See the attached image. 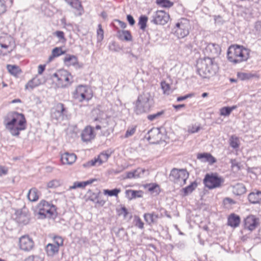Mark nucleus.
<instances>
[{
    "label": "nucleus",
    "instance_id": "f257e3e1",
    "mask_svg": "<svg viewBox=\"0 0 261 261\" xmlns=\"http://www.w3.org/2000/svg\"><path fill=\"white\" fill-rule=\"evenodd\" d=\"M27 124L24 114L15 111L9 112L4 120L6 128L13 136L18 137L20 132L27 128Z\"/></svg>",
    "mask_w": 261,
    "mask_h": 261
},
{
    "label": "nucleus",
    "instance_id": "f03ea898",
    "mask_svg": "<svg viewBox=\"0 0 261 261\" xmlns=\"http://www.w3.org/2000/svg\"><path fill=\"white\" fill-rule=\"evenodd\" d=\"M53 85L57 88L65 89L73 83V76L65 68L57 69L51 76Z\"/></svg>",
    "mask_w": 261,
    "mask_h": 261
},
{
    "label": "nucleus",
    "instance_id": "7ed1b4c3",
    "mask_svg": "<svg viewBox=\"0 0 261 261\" xmlns=\"http://www.w3.org/2000/svg\"><path fill=\"white\" fill-rule=\"evenodd\" d=\"M196 68L197 73L203 78H209L214 75L218 70L217 64L210 57L198 60Z\"/></svg>",
    "mask_w": 261,
    "mask_h": 261
},
{
    "label": "nucleus",
    "instance_id": "20e7f679",
    "mask_svg": "<svg viewBox=\"0 0 261 261\" xmlns=\"http://www.w3.org/2000/svg\"><path fill=\"white\" fill-rule=\"evenodd\" d=\"M250 50L239 45L230 46L227 50L228 60L234 64L246 61L249 58Z\"/></svg>",
    "mask_w": 261,
    "mask_h": 261
},
{
    "label": "nucleus",
    "instance_id": "39448f33",
    "mask_svg": "<svg viewBox=\"0 0 261 261\" xmlns=\"http://www.w3.org/2000/svg\"><path fill=\"white\" fill-rule=\"evenodd\" d=\"M72 96L74 99L79 102H89L93 97V92L90 87L80 85L76 87Z\"/></svg>",
    "mask_w": 261,
    "mask_h": 261
},
{
    "label": "nucleus",
    "instance_id": "423d86ee",
    "mask_svg": "<svg viewBox=\"0 0 261 261\" xmlns=\"http://www.w3.org/2000/svg\"><path fill=\"white\" fill-rule=\"evenodd\" d=\"M153 104V98L149 92H144L140 95L136 102L135 112L137 114L146 112Z\"/></svg>",
    "mask_w": 261,
    "mask_h": 261
},
{
    "label": "nucleus",
    "instance_id": "0eeeda50",
    "mask_svg": "<svg viewBox=\"0 0 261 261\" xmlns=\"http://www.w3.org/2000/svg\"><path fill=\"white\" fill-rule=\"evenodd\" d=\"M37 210L38 214L44 217H51L57 213L56 206L51 202L44 199L41 200L38 203L37 205Z\"/></svg>",
    "mask_w": 261,
    "mask_h": 261
},
{
    "label": "nucleus",
    "instance_id": "6e6552de",
    "mask_svg": "<svg viewBox=\"0 0 261 261\" xmlns=\"http://www.w3.org/2000/svg\"><path fill=\"white\" fill-rule=\"evenodd\" d=\"M13 38L7 34L0 36V55H6L10 53L15 48Z\"/></svg>",
    "mask_w": 261,
    "mask_h": 261
},
{
    "label": "nucleus",
    "instance_id": "1a4fd4ad",
    "mask_svg": "<svg viewBox=\"0 0 261 261\" xmlns=\"http://www.w3.org/2000/svg\"><path fill=\"white\" fill-rule=\"evenodd\" d=\"M204 186L209 189L220 188L224 182V179L217 173H207L203 180Z\"/></svg>",
    "mask_w": 261,
    "mask_h": 261
},
{
    "label": "nucleus",
    "instance_id": "9d476101",
    "mask_svg": "<svg viewBox=\"0 0 261 261\" xmlns=\"http://www.w3.org/2000/svg\"><path fill=\"white\" fill-rule=\"evenodd\" d=\"M189 175V173L186 169L173 168L169 175V178L174 183L182 186L186 184Z\"/></svg>",
    "mask_w": 261,
    "mask_h": 261
},
{
    "label": "nucleus",
    "instance_id": "9b49d317",
    "mask_svg": "<svg viewBox=\"0 0 261 261\" xmlns=\"http://www.w3.org/2000/svg\"><path fill=\"white\" fill-rule=\"evenodd\" d=\"M190 28V21L186 18H181L176 23L174 28L175 34L178 38H184L189 34Z\"/></svg>",
    "mask_w": 261,
    "mask_h": 261
},
{
    "label": "nucleus",
    "instance_id": "f8f14e48",
    "mask_svg": "<svg viewBox=\"0 0 261 261\" xmlns=\"http://www.w3.org/2000/svg\"><path fill=\"white\" fill-rule=\"evenodd\" d=\"M169 18L168 13L163 10H158L152 14L151 22L155 24L164 25L168 22Z\"/></svg>",
    "mask_w": 261,
    "mask_h": 261
},
{
    "label": "nucleus",
    "instance_id": "ddd939ff",
    "mask_svg": "<svg viewBox=\"0 0 261 261\" xmlns=\"http://www.w3.org/2000/svg\"><path fill=\"white\" fill-rule=\"evenodd\" d=\"M111 155V152L109 151H105L101 152L97 156L88 162H87L84 166L86 167H90L96 165H100L108 161V159Z\"/></svg>",
    "mask_w": 261,
    "mask_h": 261
},
{
    "label": "nucleus",
    "instance_id": "4468645a",
    "mask_svg": "<svg viewBox=\"0 0 261 261\" xmlns=\"http://www.w3.org/2000/svg\"><path fill=\"white\" fill-rule=\"evenodd\" d=\"M221 51V47L218 44L209 43L205 48L204 54L214 61L215 58L220 54Z\"/></svg>",
    "mask_w": 261,
    "mask_h": 261
},
{
    "label": "nucleus",
    "instance_id": "2eb2a0df",
    "mask_svg": "<svg viewBox=\"0 0 261 261\" xmlns=\"http://www.w3.org/2000/svg\"><path fill=\"white\" fill-rule=\"evenodd\" d=\"M34 241L28 235L21 237L19 240V248L25 251H29L34 247Z\"/></svg>",
    "mask_w": 261,
    "mask_h": 261
},
{
    "label": "nucleus",
    "instance_id": "dca6fc26",
    "mask_svg": "<svg viewBox=\"0 0 261 261\" xmlns=\"http://www.w3.org/2000/svg\"><path fill=\"white\" fill-rule=\"evenodd\" d=\"M67 113V110L62 103H56L52 109L51 117L58 120Z\"/></svg>",
    "mask_w": 261,
    "mask_h": 261
},
{
    "label": "nucleus",
    "instance_id": "f3484780",
    "mask_svg": "<svg viewBox=\"0 0 261 261\" xmlns=\"http://www.w3.org/2000/svg\"><path fill=\"white\" fill-rule=\"evenodd\" d=\"M95 136L94 128L90 125L86 126L81 133L82 140L86 142L91 141L95 139Z\"/></svg>",
    "mask_w": 261,
    "mask_h": 261
},
{
    "label": "nucleus",
    "instance_id": "a211bd4d",
    "mask_svg": "<svg viewBox=\"0 0 261 261\" xmlns=\"http://www.w3.org/2000/svg\"><path fill=\"white\" fill-rule=\"evenodd\" d=\"M76 159L74 153L66 152L61 154L60 161L62 165H70L76 161Z\"/></svg>",
    "mask_w": 261,
    "mask_h": 261
},
{
    "label": "nucleus",
    "instance_id": "6ab92c4d",
    "mask_svg": "<svg viewBox=\"0 0 261 261\" xmlns=\"http://www.w3.org/2000/svg\"><path fill=\"white\" fill-rule=\"evenodd\" d=\"M160 131L158 128H153L148 132L147 140L152 144L158 143L161 139Z\"/></svg>",
    "mask_w": 261,
    "mask_h": 261
},
{
    "label": "nucleus",
    "instance_id": "aec40b11",
    "mask_svg": "<svg viewBox=\"0 0 261 261\" xmlns=\"http://www.w3.org/2000/svg\"><path fill=\"white\" fill-rule=\"evenodd\" d=\"M257 225V219L254 216H249L244 220L245 228L249 230L255 229Z\"/></svg>",
    "mask_w": 261,
    "mask_h": 261
},
{
    "label": "nucleus",
    "instance_id": "412c9836",
    "mask_svg": "<svg viewBox=\"0 0 261 261\" xmlns=\"http://www.w3.org/2000/svg\"><path fill=\"white\" fill-rule=\"evenodd\" d=\"M64 64L67 67L75 66L79 65L78 58L73 55L67 54L63 59Z\"/></svg>",
    "mask_w": 261,
    "mask_h": 261
},
{
    "label": "nucleus",
    "instance_id": "4be33fe9",
    "mask_svg": "<svg viewBox=\"0 0 261 261\" xmlns=\"http://www.w3.org/2000/svg\"><path fill=\"white\" fill-rule=\"evenodd\" d=\"M43 83L42 79L38 75H36L31 80L29 81L25 86L26 90H32L34 88L39 86Z\"/></svg>",
    "mask_w": 261,
    "mask_h": 261
},
{
    "label": "nucleus",
    "instance_id": "5701e85b",
    "mask_svg": "<svg viewBox=\"0 0 261 261\" xmlns=\"http://www.w3.org/2000/svg\"><path fill=\"white\" fill-rule=\"evenodd\" d=\"M65 1L76 10V15L81 16L83 13L84 9L79 0H65Z\"/></svg>",
    "mask_w": 261,
    "mask_h": 261
},
{
    "label": "nucleus",
    "instance_id": "b1692460",
    "mask_svg": "<svg viewBox=\"0 0 261 261\" xmlns=\"http://www.w3.org/2000/svg\"><path fill=\"white\" fill-rule=\"evenodd\" d=\"M149 171L141 168H138L137 169L132 171V178H143L149 175Z\"/></svg>",
    "mask_w": 261,
    "mask_h": 261
},
{
    "label": "nucleus",
    "instance_id": "393cba45",
    "mask_svg": "<svg viewBox=\"0 0 261 261\" xmlns=\"http://www.w3.org/2000/svg\"><path fill=\"white\" fill-rule=\"evenodd\" d=\"M58 246L53 243H48L45 247V251L48 256H54L58 254L59 251Z\"/></svg>",
    "mask_w": 261,
    "mask_h": 261
},
{
    "label": "nucleus",
    "instance_id": "a878e982",
    "mask_svg": "<svg viewBox=\"0 0 261 261\" xmlns=\"http://www.w3.org/2000/svg\"><path fill=\"white\" fill-rule=\"evenodd\" d=\"M6 68L8 72L15 77H18L22 73L21 68L16 65L8 64L6 66Z\"/></svg>",
    "mask_w": 261,
    "mask_h": 261
},
{
    "label": "nucleus",
    "instance_id": "bb28decb",
    "mask_svg": "<svg viewBox=\"0 0 261 261\" xmlns=\"http://www.w3.org/2000/svg\"><path fill=\"white\" fill-rule=\"evenodd\" d=\"M197 159L201 160L202 162H207L210 164L216 162V159L209 153H201L197 154Z\"/></svg>",
    "mask_w": 261,
    "mask_h": 261
},
{
    "label": "nucleus",
    "instance_id": "cd10ccee",
    "mask_svg": "<svg viewBox=\"0 0 261 261\" xmlns=\"http://www.w3.org/2000/svg\"><path fill=\"white\" fill-rule=\"evenodd\" d=\"M144 219L145 222L149 225H152L157 222L159 216L154 212L151 213H145L144 214Z\"/></svg>",
    "mask_w": 261,
    "mask_h": 261
},
{
    "label": "nucleus",
    "instance_id": "c85d7f7f",
    "mask_svg": "<svg viewBox=\"0 0 261 261\" xmlns=\"http://www.w3.org/2000/svg\"><path fill=\"white\" fill-rule=\"evenodd\" d=\"M66 53L65 50L62 49V47H56L51 51V55L48 57L47 63H50L54 60L55 58H57Z\"/></svg>",
    "mask_w": 261,
    "mask_h": 261
},
{
    "label": "nucleus",
    "instance_id": "c756f323",
    "mask_svg": "<svg viewBox=\"0 0 261 261\" xmlns=\"http://www.w3.org/2000/svg\"><path fill=\"white\" fill-rule=\"evenodd\" d=\"M232 193L237 196H240L246 192V188L242 183H238L232 187Z\"/></svg>",
    "mask_w": 261,
    "mask_h": 261
},
{
    "label": "nucleus",
    "instance_id": "7c9ffc66",
    "mask_svg": "<svg viewBox=\"0 0 261 261\" xmlns=\"http://www.w3.org/2000/svg\"><path fill=\"white\" fill-rule=\"evenodd\" d=\"M40 197V192L36 188H32L29 191L27 195L28 199L31 202L37 201Z\"/></svg>",
    "mask_w": 261,
    "mask_h": 261
},
{
    "label": "nucleus",
    "instance_id": "2f4dec72",
    "mask_svg": "<svg viewBox=\"0 0 261 261\" xmlns=\"http://www.w3.org/2000/svg\"><path fill=\"white\" fill-rule=\"evenodd\" d=\"M249 202L253 204L259 203L261 201V191H257L249 193L248 195Z\"/></svg>",
    "mask_w": 261,
    "mask_h": 261
},
{
    "label": "nucleus",
    "instance_id": "473e14b6",
    "mask_svg": "<svg viewBox=\"0 0 261 261\" xmlns=\"http://www.w3.org/2000/svg\"><path fill=\"white\" fill-rule=\"evenodd\" d=\"M240 223V218L234 214H231L228 218V225L233 227L239 226Z\"/></svg>",
    "mask_w": 261,
    "mask_h": 261
},
{
    "label": "nucleus",
    "instance_id": "72a5a7b5",
    "mask_svg": "<svg viewBox=\"0 0 261 261\" xmlns=\"http://www.w3.org/2000/svg\"><path fill=\"white\" fill-rule=\"evenodd\" d=\"M96 181V179L93 178L90 180H88L86 181H82V182H74L72 186H70V189H74L78 188H84L86 186L88 185H90L92 184L94 181Z\"/></svg>",
    "mask_w": 261,
    "mask_h": 261
},
{
    "label": "nucleus",
    "instance_id": "f704fd0d",
    "mask_svg": "<svg viewBox=\"0 0 261 261\" xmlns=\"http://www.w3.org/2000/svg\"><path fill=\"white\" fill-rule=\"evenodd\" d=\"M13 0H0V15L7 11V5H12Z\"/></svg>",
    "mask_w": 261,
    "mask_h": 261
},
{
    "label": "nucleus",
    "instance_id": "c9c22d12",
    "mask_svg": "<svg viewBox=\"0 0 261 261\" xmlns=\"http://www.w3.org/2000/svg\"><path fill=\"white\" fill-rule=\"evenodd\" d=\"M62 185V182L59 179H53L47 183V189H56Z\"/></svg>",
    "mask_w": 261,
    "mask_h": 261
},
{
    "label": "nucleus",
    "instance_id": "e433bc0d",
    "mask_svg": "<svg viewBox=\"0 0 261 261\" xmlns=\"http://www.w3.org/2000/svg\"><path fill=\"white\" fill-rule=\"evenodd\" d=\"M237 108L236 106H233L232 107H224L222 108L220 110V115L223 116H228L231 112L236 109Z\"/></svg>",
    "mask_w": 261,
    "mask_h": 261
},
{
    "label": "nucleus",
    "instance_id": "4c0bfd02",
    "mask_svg": "<svg viewBox=\"0 0 261 261\" xmlns=\"http://www.w3.org/2000/svg\"><path fill=\"white\" fill-rule=\"evenodd\" d=\"M118 38L123 41H129L130 40V34L127 31H118Z\"/></svg>",
    "mask_w": 261,
    "mask_h": 261
},
{
    "label": "nucleus",
    "instance_id": "58836bf2",
    "mask_svg": "<svg viewBox=\"0 0 261 261\" xmlns=\"http://www.w3.org/2000/svg\"><path fill=\"white\" fill-rule=\"evenodd\" d=\"M197 184L196 181L192 182L190 185L183 189L184 195L187 196L191 193L197 187Z\"/></svg>",
    "mask_w": 261,
    "mask_h": 261
},
{
    "label": "nucleus",
    "instance_id": "ea45409f",
    "mask_svg": "<svg viewBox=\"0 0 261 261\" xmlns=\"http://www.w3.org/2000/svg\"><path fill=\"white\" fill-rule=\"evenodd\" d=\"M148 20V17L145 15H141L139 17L138 25L140 29L144 30L146 27V23Z\"/></svg>",
    "mask_w": 261,
    "mask_h": 261
},
{
    "label": "nucleus",
    "instance_id": "a19ab883",
    "mask_svg": "<svg viewBox=\"0 0 261 261\" xmlns=\"http://www.w3.org/2000/svg\"><path fill=\"white\" fill-rule=\"evenodd\" d=\"M96 37L98 42H101L104 38V31L101 24L98 25V28L96 31Z\"/></svg>",
    "mask_w": 261,
    "mask_h": 261
},
{
    "label": "nucleus",
    "instance_id": "79ce46f5",
    "mask_svg": "<svg viewBox=\"0 0 261 261\" xmlns=\"http://www.w3.org/2000/svg\"><path fill=\"white\" fill-rule=\"evenodd\" d=\"M54 243L59 247H62L64 245V239L63 238L59 236L55 235L52 237Z\"/></svg>",
    "mask_w": 261,
    "mask_h": 261
},
{
    "label": "nucleus",
    "instance_id": "37998d69",
    "mask_svg": "<svg viewBox=\"0 0 261 261\" xmlns=\"http://www.w3.org/2000/svg\"><path fill=\"white\" fill-rule=\"evenodd\" d=\"M120 191L119 189H114L111 190L106 189L103 190V193L105 195L117 197Z\"/></svg>",
    "mask_w": 261,
    "mask_h": 261
},
{
    "label": "nucleus",
    "instance_id": "c03bdc74",
    "mask_svg": "<svg viewBox=\"0 0 261 261\" xmlns=\"http://www.w3.org/2000/svg\"><path fill=\"white\" fill-rule=\"evenodd\" d=\"M156 4L162 7L170 8L173 5V3L169 0H156Z\"/></svg>",
    "mask_w": 261,
    "mask_h": 261
},
{
    "label": "nucleus",
    "instance_id": "a18cd8bd",
    "mask_svg": "<svg viewBox=\"0 0 261 261\" xmlns=\"http://www.w3.org/2000/svg\"><path fill=\"white\" fill-rule=\"evenodd\" d=\"M114 27L117 30L120 31V29H124L126 27V24L119 20L115 19L113 23Z\"/></svg>",
    "mask_w": 261,
    "mask_h": 261
},
{
    "label": "nucleus",
    "instance_id": "49530a36",
    "mask_svg": "<svg viewBox=\"0 0 261 261\" xmlns=\"http://www.w3.org/2000/svg\"><path fill=\"white\" fill-rule=\"evenodd\" d=\"M161 86L164 94H169L171 92L170 85L166 82H162Z\"/></svg>",
    "mask_w": 261,
    "mask_h": 261
},
{
    "label": "nucleus",
    "instance_id": "de8ad7c7",
    "mask_svg": "<svg viewBox=\"0 0 261 261\" xmlns=\"http://www.w3.org/2000/svg\"><path fill=\"white\" fill-rule=\"evenodd\" d=\"M229 144L234 149L238 148L239 146L238 138L234 136H231L230 139Z\"/></svg>",
    "mask_w": 261,
    "mask_h": 261
},
{
    "label": "nucleus",
    "instance_id": "09e8293b",
    "mask_svg": "<svg viewBox=\"0 0 261 261\" xmlns=\"http://www.w3.org/2000/svg\"><path fill=\"white\" fill-rule=\"evenodd\" d=\"M164 112L163 111H161L155 114L148 115L147 117L149 120L152 121L154 120L158 119L164 114Z\"/></svg>",
    "mask_w": 261,
    "mask_h": 261
},
{
    "label": "nucleus",
    "instance_id": "8fccbe9b",
    "mask_svg": "<svg viewBox=\"0 0 261 261\" xmlns=\"http://www.w3.org/2000/svg\"><path fill=\"white\" fill-rule=\"evenodd\" d=\"M237 75H238V78L242 81L246 80H249L254 76V75L252 74L251 73H243V72H238Z\"/></svg>",
    "mask_w": 261,
    "mask_h": 261
},
{
    "label": "nucleus",
    "instance_id": "3c124183",
    "mask_svg": "<svg viewBox=\"0 0 261 261\" xmlns=\"http://www.w3.org/2000/svg\"><path fill=\"white\" fill-rule=\"evenodd\" d=\"M134 223L135 225L139 228L143 229L144 228V223L138 216H134Z\"/></svg>",
    "mask_w": 261,
    "mask_h": 261
},
{
    "label": "nucleus",
    "instance_id": "603ef678",
    "mask_svg": "<svg viewBox=\"0 0 261 261\" xmlns=\"http://www.w3.org/2000/svg\"><path fill=\"white\" fill-rule=\"evenodd\" d=\"M232 169L238 171L240 170L241 166L240 163L238 162L236 159H231L230 161Z\"/></svg>",
    "mask_w": 261,
    "mask_h": 261
},
{
    "label": "nucleus",
    "instance_id": "864d4df0",
    "mask_svg": "<svg viewBox=\"0 0 261 261\" xmlns=\"http://www.w3.org/2000/svg\"><path fill=\"white\" fill-rule=\"evenodd\" d=\"M54 35L59 39L60 41L63 42H65L66 41L65 34L63 31H57L54 33Z\"/></svg>",
    "mask_w": 261,
    "mask_h": 261
},
{
    "label": "nucleus",
    "instance_id": "5fc2aeb1",
    "mask_svg": "<svg viewBox=\"0 0 261 261\" xmlns=\"http://www.w3.org/2000/svg\"><path fill=\"white\" fill-rule=\"evenodd\" d=\"M143 192L141 190H132V199L140 198L143 196Z\"/></svg>",
    "mask_w": 261,
    "mask_h": 261
},
{
    "label": "nucleus",
    "instance_id": "6e6d98bb",
    "mask_svg": "<svg viewBox=\"0 0 261 261\" xmlns=\"http://www.w3.org/2000/svg\"><path fill=\"white\" fill-rule=\"evenodd\" d=\"M94 195H95V199H96V201L95 202L96 205L95 206H102L104 205V204L106 203L105 200L101 199L100 198H99L98 196L95 194H93Z\"/></svg>",
    "mask_w": 261,
    "mask_h": 261
},
{
    "label": "nucleus",
    "instance_id": "4d7b16f0",
    "mask_svg": "<svg viewBox=\"0 0 261 261\" xmlns=\"http://www.w3.org/2000/svg\"><path fill=\"white\" fill-rule=\"evenodd\" d=\"M117 214L119 216L125 217L127 214V210L124 207H121L117 210Z\"/></svg>",
    "mask_w": 261,
    "mask_h": 261
},
{
    "label": "nucleus",
    "instance_id": "13d9d810",
    "mask_svg": "<svg viewBox=\"0 0 261 261\" xmlns=\"http://www.w3.org/2000/svg\"><path fill=\"white\" fill-rule=\"evenodd\" d=\"M194 95V94L191 93L188 94L184 96H179L177 98V101H183L188 98H191V97H193Z\"/></svg>",
    "mask_w": 261,
    "mask_h": 261
},
{
    "label": "nucleus",
    "instance_id": "bf43d9fd",
    "mask_svg": "<svg viewBox=\"0 0 261 261\" xmlns=\"http://www.w3.org/2000/svg\"><path fill=\"white\" fill-rule=\"evenodd\" d=\"M8 172V168L5 166L0 165V176L6 175Z\"/></svg>",
    "mask_w": 261,
    "mask_h": 261
},
{
    "label": "nucleus",
    "instance_id": "052dcab7",
    "mask_svg": "<svg viewBox=\"0 0 261 261\" xmlns=\"http://www.w3.org/2000/svg\"><path fill=\"white\" fill-rule=\"evenodd\" d=\"M46 68V65L40 64L38 66V73L40 75L42 74L45 71Z\"/></svg>",
    "mask_w": 261,
    "mask_h": 261
},
{
    "label": "nucleus",
    "instance_id": "680f3d73",
    "mask_svg": "<svg viewBox=\"0 0 261 261\" xmlns=\"http://www.w3.org/2000/svg\"><path fill=\"white\" fill-rule=\"evenodd\" d=\"M32 261H43V259L38 256H33L29 257Z\"/></svg>",
    "mask_w": 261,
    "mask_h": 261
},
{
    "label": "nucleus",
    "instance_id": "e2e57ef3",
    "mask_svg": "<svg viewBox=\"0 0 261 261\" xmlns=\"http://www.w3.org/2000/svg\"><path fill=\"white\" fill-rule=\"evenodd\" d=\"M200 129L199 126H196V127H192V128L191 129V132L192 133H195L198 132Z\"/></svg>",
    "mask_w": 261,
    "mask_h": 261
},
{
    "label": "nucleus",
    "instance_id": "0e129e2a",
    "mask_svg": "<svg viewBox=\"0 0 261 261\" xmlns=\"http://www.w3.org/2000/svg\"><path fill=\"white\" fill-rule=\"evenodd\" d=\"M173 107L175 109L178 110L181 108L185 107V105L180 104V105H173Z\"/></svg>",
    "mask_w": 261,
    "mask_h": 261
},
{
    "label": "nucleus",
    "instance_id": "69168bd1",
    "mask_svg": "<svg viewBox=\"0 0 261 261\" xmlns=\"http://www.w3.org/2000/svg\"><path fill=\"white\" fill-rule=\"evenodd\" d=\"M225 200L226 201H227L229 204H234L236 203L235 201L233 199H232L230 198H228V197L226 198L225 199Z\"/></svg>",
    "mask_w": 261,
    "mask_h": 261
},
{
    "label": "nucleus",
    "instance_id": "338daca9",
    "mask_svg": "<svg viewBox=\"0 0 261 261\" xmlns=\"http://www.w3.org/2000/svg\"><path fill=\"white\" fill-rule=\"evenodd\" d=\"M158 186L156 185H152L149 188V190L150 191H153L155 190V188H158Z\"/></svg>",
    "mask_w": 261,
    "mask_h": 261
},
{
    "label": "nucleus",
    "instance_id": "774afa93",
    "mask_svg": "<svg viewBox=\"0 0 261 261\" xmlns=\"http://www.w3.org/2000/svg\"><path fill=\"white\" fill-rule=\"evenodd\" d=\"M21 100L20 99H19V98L15 99L12 100L11 102V103H21Z\"/></svg>",
    "mask_w": 261,
    "mask_h": 261
}]
</instances>
